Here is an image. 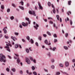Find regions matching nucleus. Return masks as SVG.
Wrapping results in <instances>:
<instances>
[{"label": "nucleus", "instance_id": "nucleus-14", "mask_svg": "<svg viewBox=\"0 0 75 75\" xmlns=\"http://www.w3.org/2000/svg\"><path fill=\"white\" fill-rule=\"evenodd\" d=\"M19 8H21V10H24V7H23V6H19Z\"/></svg>", "mask_w": 75, "mask_h": 75}, {"label": "nucleus", "instance_id": "nucleus-38", "mask_svg": "<svg viewBox=\"0 0 75 75\" xmlns=\"http://www.w3.org/2000/svg\"><path fill=\"white\" fill-rule=\"evenodd\" d=\"M71 1H69L68 2V3L69 5H71Z\"/></svg>", "mask_w": 75, "mask_h": 75}, {"label": "nucleus", "instance_id": "nucleus-36", "mask_svg": "<svg viewBox=\"0 0 75 75\" xmlns=\"http://www.w3.org/2000/svg\"><path fill=\"white\" fill-rule=\"evenodd\" d=\"M10 11V8H8L7 9V13H9Z\"/></svg>", "mask_w": 75, "mask_h": 75}, {"label": "nucleus", "instance_id": "nucleus-64", "mask_svg": "<svg viewBox=\"0 0 75 75\" xmlns=\"http://www.w3.org/2000/svg\"><path fill=\"white\" fill-rule=\"evenodd\" d=\"M44 71L45 72H48V70L47 69H45Z\"/></svg>", "mask_w": 75, "mask_h": 75}, {"label": "nucleus", "instance_id": "nucleus-45", "mask_svg": "<svg viewBox=\"0 0 75 75\" xmlns=\"http://www.w3.org/2000/svg\"><path fill=\"white\" fill-rule=\"evenodd\" d=\"M51 6L52 8H55V7H54V4H52Z\"/></svg>", "mask_w": 75, "mask_h": 75}, {"label": "nucleus", "instance_id": "nucleus-9", "mask_svg": "<svg viewBox=\"0 0 75 75\" xmlns=\"http://www.w3.org/2000/svg\"><path fill=\"white\" fill-rule=\"evenodd\" d=\"M38 5L39 6V9H40V10H43V8L41 5V4L40 3H38Z\"/></svg>", "mask_w": 75, "mask_h": 75}, {"label": "nucleus", "instance_id": "nucleus-51", "mask_svg": "<svg viewBox=\"0 0 75 75\" xmlns=\"http://www.w3.org/2000/svg\"><path fill=\"white\" fill-rule=\"evenodd\" d=\"M19 27L20 28H23V26H22V25H21V24H20L19 25Z\"/></svg>", "mask_w": 75, "mask_h": 75}, {"label": "nucleus", "instance_id": "nucleus-27", "mask_svg": "<svg viewBox=\"0 0 75 75\" xmlns=\"http://www.w3.org/2000/svg\"><path fill=\"white\" fill-rule=\"evenodd\" d=\"M33 74L34 75H37V73L35 71L33 72Z\"/></svg>", "mask_w": 75, "mask_h": 75}, {"label": "nucleus", "instance_id": "nucleus-41", "mask_svg": "<svg viewBox=\"0 0 75 75\" xmlns=\"http://www.w3.org/2000/svg\"><path fill=\"white\" fill-rule=\"evenodd\" d=\"M65 35L66 37H67L68 36V33H66L65 34Z\"/></svg>", "mask_w": 75, "mask_h": 75}, {"label": "nucleus", "instance_id": "nucleus-50", "mask_svg": "<svg viewBox=\"0 0 75 75\" xmlns=\"http://www.w3.org/2000/svg\"><path fill=\"white\" fill-rule=\"evenodd\" d=\"M28 74V75H31L32 74V72H29Z\"/></svg>", "mask_w": 75, "mask_h": 75}, {"label": "nucleus", "instance_id": "nucleus-54", "mask_svg": "<svg viewBox=\"0 0 75 75\" xmlns=\"http://www.w3.org/2000/svg\"><path fill=\"white\" fill-rule=\"evenodd\" d=\"M33 61L34 63H35V64L36 63V60H35V59H34Z\"/></svg>", "mask_w": 75, "mask_h": 75}, {"label": "nucleus", "instance_id": "nucleus-52", "mask_svg": "<svg viewBox=\"0 0 75 75\" xmlns=\"http://www.w3.org/2000/svg\"><path fill=\"white\" fill-rule=\"evenodd\" d=\"M51 61L52 62H54V59H52L51 60Z\"/></svg>", "mask_w": 75, "mask_h": 75}, {"label": "nucleus", "instance_id": "nucleus-47", "mask_svg": "<svg viewBox=\"0 0 75 75\" xmlns=\"http://www.w3.org/2000/svg\"><path fill=\"white\" fill-rule=\"evenodd\" d=\"M49 23H50V24H53V22L52 21H49Z\"/></svg>", "mask_w": 75, "mask_h": 75}, {"label": "nucleus", "instance_id": "nucleus-17", "mask_svg": "<svg viewBox=\"0 0 75 75\" xmlns=\"http://www.w3.org/2000/svg\"><path fill=\"white\" fill-rule=\"evenodd\" d=\"M10 19L11 20H14V17L13 16H12L10 17Z\"/></svg>", "mask_w": 75, "mask_h": 75}, {"label": "nucleus", "instance_id": "nucleus-59", "mask_svg": "<svg viewBox=\"0 0 75 75\" xmlns=\"http://www.w3.org/2000/svg\"><path fill=\"white\" fill-rule=\"evenodd\" d=\"M35 44L37 46V47H38V42H36L35 43Z\"/></svg>", "mask_w": 75, "mask_h": 75}, {"label": "nucleus", "instance_id": "nucleus-18", "mask_svg": "<svg viewBox=\"0 0 75 75\" xmlns=\"http://www.w3.org/2000/svg\"><path fill=\"white\" fill-rule=\"evenodd\" d=\"M4 37L5 38H6V39H8V38H9V37L8 36L6 35H4Z\"/></svg>", "mask_w": 75, "mask_h": 75}, {"label": "nucleus", "instance_id": "nucleus-8", "mask_svg": "<svg viewBox=\"0 0 75 75\" xmlns=\"http://www.w3.org/2000/svg\"><path fill=\"white\" fill-rule=\"evenodd\" d=\"M22 25L24 27H25V26H27L28 25V23H25L24 22H22Z\"/></svg>", "mask_w": 75, "mask_h": 75}, {"label": "nucleus", "instance_id": "nucleus-20", "mask_svg": "<svg viewBox=\"0 0 75 75\" xmlns=\"http://www.w3.org/2000/svg\"><path fill=\"white\" fill-rule=\"evenodd\" d=\"M1 8L2 10H3L4 8V6L3 5H1Z\"/></svg>", "mask_w": 75, "mask_h": 75}, {"label": "nucleus", "instance_id": "nucleus-55", "mask_svg": "<svg viewBox=\"0 0 75 75\" xmlns=\"http://www.w3.org/2000/svg\"><path fill=\"white\" fill-rule=\"evenodd\" d=\"M56 11H57V13H59V11H58V9H56Z\"/></svg>", "mask_w": 75, "mask_h": 75}, {"label": "nucleus", "instance_id": "nucleus-16", "mask_svg": "<svg viewBox=\"0 0 75 75\" xmlns=\"http://www.w3.org/2000/svg\"><path fill=\"white\" fill-rule=\"evenodd\" d=\"M56 18H57V19L58 20V21H59V15H56Z\"/></svg>", "mask_w": 75, "mask_h": 75}, {"label": "nucleus", "instance_id": "nucleus-37", "mask_svg": "<svg viewBox=\"0 0 75 75\" xmlns=\"http://www.w3.org/2000/svg\"><path fill=\"white\" fill-rule=\"evenodd\" d=\"M12 6L13 7H16V5L14 4H12Z\"/></svg>", "mask_w": 75, "mask_h": 75}, {"label": "nucleus", "instance_id": "nucleus-48", "mask_svg": "<svg viewBox=\"0 0 75 75\" xmlns=\"http://www.w3.org/2000/svg\"><path fill=\"white\" fill-rule=\"evenodd\" d=\"M47 55L49 57H51V53H50V52H49V53H48Z\"/></svg>", "mask_w": 75, "mask_h": 75}, {"label": "nucleus", "instance_id": "nucleus-62", "mask_svg": "<svg viewBox=\"0 0 75 75\" xmlns=\"http://www.w3.org/2000/svg\"><path fill=\"white\" fill-rule=\"evenodd\" d=\"M44 21H45V22H47V19H44Z\"/></svg>", "mask_w": 75, "mask_h": 75}, {"label": "nucleus", "instance_id": "nucleus-13", "mask_svg": "<svg viewBox=\"0 0 75 75\" xmlns=\"http://www.w3.org/2000/svg\"><path fill=\"white\" fill-rule=\"evenodd\" d=\"M25 51L26 52H27V53L28 54V53H29L30 52V50H29V49H28V48H26L25 49Z\"/></svg>", "mask_w": 75, "mask_h": 75}, {"label": "nucleus", "instance_id": "nucleus-29", "mask_svg": "<svg viewBox=\"0 0 75 75\" xmlns=\"http://www.w3.org/2000/svg\"><path fill=\"white\" fill-rule=\"evenodd\" d=\"M56 12V11H55V8H53V13L54 14H55Z\"/></svg>", "mask_w": 75, "mask_h": 75}, {"label": "nucleus", "instance_id": "nucleus-58", "mask_svg": "<svg viewBox=\"0 0 75 75\" xmlns=\"http://www.w3.org/2000/svg\"><path fill=\"white\" fill-rule=\"evenodd\" d=\"M23 71H22V70H21L20 71V74H23Z\"/></svg>", "mask_w": 75, "mask_h": 75}, {"label": "nucleus", "instance_id": "nucleus-30", "mask_svg": "<svg viewBox=\"0 0 75 75\" xmlns=\"http://www.w3.org/2000/svg\"><path fill=\"white\" fill-rule=\"evenodd\" d=\"M45 44H46V45H47L48 44V40H45Z\"/></svg>", "mask_w": 75, "mask_h": 75}, {"label": "nucleus", "instance_id": "nucleus-3", "mask_svg": "<svg viewBox=\"0 0 75 75\" xmlns=\"http://www.w3.org/2000/svg\"><path fill=\"white\" fill-rule=\"evenodd\" d=\"M29 13L31 15H33L34 16H36V14L35 13V11H29Z\"/></svg>", "mask_w": 75, "mask_h": 75}, {"label": "nucleus", "instance_id": "nucleus-24", "mask_svg": "<svg viewBox=\"0 0 75 75\" xmlns=\"http://www.w3.org/2000/svg\"><path fill=\"white\" fill-rule=\"evenodd\" d=\"M51 68L52 69H54L55 68V66L54 65H52L51 66Z\"/></svg>", "mask_w": 75, "mask_h": 75}, {"label": "nucleus", "instance_id": "nucleus-28", "mask_svg": "<svg viewBox=\"0 0 75 75\" xmlns=\"http://www.w3.org/2000/svg\"><path fill=\"white\" fill-rule=\"evenodd\" d=\"M31 69H32V70L34 71V70L35 69V67H34V66H32Z\"/></svg>", "mask_w": 75, "mask_h": 75}, {"label": "nucleus", "instance_id": "nucleus-4", "mask_svg": "<svg viewBox=\"0 0 75 75\" xmlns=\"http://www.w3.org/2000/svg\"><path fill=\"white\" fill-rule=\"evenodd\" d=\"M25 61L28 64H31V62L28 58H26Z\"/></svg>", "mask_w": 75, "mask_h": 75}, {"label": "nucleus", "instance_id": "nucleus-35", "mask_svg": "<svg viewBox=\"0 0 75 75\" xmlns=\"http://www.w3.org/2000/svg\"><path fill=\"white\" fill-rule=\"evenodd\" d=\"M53 36L54 38H57V36L56 34H54Z\"/></svg>", "mask_w": 75, "mask_h": 75}, {"label": "nucleus", "instance_id": "nucleus-34", "mask_svg": "<svg viewBox=\"0 0 75 75\" xmlns=\"http://www.w3.org/2000/svg\"><path fill=\"white\" fill-rule=\"evenodd\" d=\"M15 35H18V34H19V33H18L15 32Z\"/></svg>", "mask_w": 75, "mask_h": 75}, {"label": "nucleus", "instance_id": "nucleus-32", "mask_svg": "<svg viewBox=\"0 0 75 75\" xmlns=\"http://www.w3.org/2000/svg\"><path fill=\"white\" fill-rule=\"evenodd\" d=\"M47 4L48 6H49V7H50L51 6V3H50V2H48Z\"/></svg>", "mask_w": 75, "mask_h": 75}, {"label": "nucleus", "instance_id": "nucleus-7", "mask_svg": "<svg viewBox=\"0 0 75 75\" xmlns=\"http://www.w3.org/2000/svg\"><path fill=\"white\" fill-rule=\"evenodd\" d=\"M34 27L36 30H38V27H39V25L37 23H36V25L34 26Z\"/></svg>", "mask_w": 75, "mask_h": 75}, {"label": "nucleus", "instance_id": "nucleus-60", "mask_svg": "<svg viewBox=\"0 0 75 75\" xmlns=\"http://www.w3.org/2000/svg\"><path fill=\"white\" fill-rule=\"evenodd\" d=\"M48 19L49 20H51V19H52V18H51V17H48Z\"/></svg>", "mask_w": 75, "mask_h": 75}, {"label": "nucleus", "instance_id": "nucleus-31", "mask_svg": "<svg viewBox=\"0 0 75 75\" xmlns=\"http://www.w3.org/2000/svg\"><path fill=\"white\" fill-rule=\"evenodd\" d=\"M30 42L32 44H33V43H34V40H33V39H31Z\"/></svg>", "mask_w": 75, "mask_h": 75}, {"label": "nucleus", "instance_id": "nucleus-43", "mask_svg": "<svg viewBox=\"0 0 75 75\" xmlns=\"http://www.w3.org/2000/svg\"><path fill=\"white\" fill-rule=\"evenodd\" d=\"M6 70L7 72H8L10 71V69H9V68H7L6 69Z\"/></svg>", "mask_w": 75, "mask_h": 75}, {"label": "nucleus", "instance_id": "nucleus-12", "mask_svg": "<svg viewBox=\"0 0 75 75\" xmlns=\"http://www.w3.org/2000/svg\"><path fill=\"white\" fill-rule=\"evenodd\" d=\"M11 71L13 72H15V71H16V69L14 68H13L11 69Z\"/></svg>", "mask_w": 75, "mask_h": 75}, {"label": "nucleus", "instance_id": "nucleus-53", "mask_svg": "<svg viewBox=\"0 0 75 75\" xmlns=\"http://www.w3.org/2000/svg\"><path fill=\"white\" fill-rule=\"evenodd\" d=\"M22 40L23 42H25V39H22Z\"/></svg>", "mask_w": 75, "mask_h": 75}, {"label": "nucleus", "instance_id": "nucleus-26", "mask_svg": "<svg viewBox=\"0 0 75 75\" xmlns=\"http://www.w3.org/2000/svg\"><path fill=\"white\" fill-rule=\"evenodd\" d=\"M57 41H58V40L56 39H54V43H56V42H57Z\"/></svg>", "mask_w": 75, "mask_h": 75}, {"label": "nucleus", "instance_id": "nucleus-46", "mask_svg": "<svg viewBox=\"0 0 75 75\" xmlns=\"http://www.w3.org/2000/svg\"><path fill=\"white\" fill-rule=\"evenodd\" d=\"M47 33L48 34V35H50V36H51V33H50V32H47Z\"/></svg>", "mask_w": 75, "mask_h": 75}, {"label": "nucleus", "instance_id": "nucleus-11", "mask_svg": "<svg viewBox=\"0 0 75 75\" xmlns=\"http://www.w3.org/2000/svg\"><path fill=\"white\" fill-rule=\"evenodd\" d=\"M11 38L12 39L13 41H15V40H17V38L16 37H13V36L11 37Z\"/></svg>", "mask_w": 75, "mask_h": 75}, {"label": "nucleus", "instance_id": "nucleus-63", "mask_svg": "<svg viewBox=\"0 0 75 75\" xmlns=\"http://www.w3.org/2000/svg\"><path fill=\"white\" fill-rule=\"evenodd\" d=\"M27 7H29V6H30V4H28V3H27Z\"/></svg>", "mask_w": 75, "mask_h": 75}, {"label": "nucleus", "instance_id": "nucleus-49", "mask_svg": "<svg viewBox=\"0 0 75 75\" xmlns=\"http://www.w3.org/2000/svg\"><path fill=\"white\" fill-rule=\"evenodd\" d=\"M35 10H37V6H35Z\"/></svg>", "mask_w": 75, "mask_h": 75}, {"label": "nucleus", "instance_id": "nucleus-15", "mask_svg": "<svg viewBox=\"0 0 75 75\" xmlns=\"http://www.w3.org/2000/svg\"><path fill=\"white\" fill-rule=\"evenodd\" d=\"M63 48L65 50H67L68 49V47L65 46H63Z\"/></svg>", "mask_w": 75, "mask_h": 75}, {"label": "nucleus", "instance_id": "nucleus-1", "mask_svg": "<svg viewBox=\"0 0 75 75\" xmlns=\"http://www.w3.org/2000/svg\"><path fill=\"white\" fill-rule=\"evenodd\" d=\"M8 44H6V46H5L4 47V48H6L7 51H8L9 52H10L11 51L10 50V47H9V46H10V47H12V45L11 44H10V41H8Z\"/></svg>", "mask_w": 75, "mask_h": 75}, {"label": "nucleus", "instance_id": "nucleus-33", "mask_svg": "<svg viewBox=\"0 0 75 75\" xmlns=\"http://www.w3.org/2000/svg\"><path fill=\"white\" fill-rule=\"evenodd\" d=\"M42 38V36H40L39 37V39L40 41H41Z\"/></svg>", "mask_w": 75, "mask_h": 75}, {"label": "nucleus", "instance_id": "nucleus-44", "mask_svg": "<svg viewBox=\"0 0 75 75\" xmlns=\"http://www.w3.org/2000/svg\"><path fill=\"white\" fill-rule=\"evenodd\" d=\"M69 22H70L71 25H72V20H70Z\"/></svg>", "mask_w": 75, "mask_h": 75}, {"label": "nucleus", "instance_id": "nucleus-2", "mask_svg": "<svg viewBox=\"0 0 75 75\" xmlns=\"http://www.w3.org/2000/svg\"><path fill=\"white\" fill-rule=\"evenodd\" d=\"M0 61L1 62H3L4 61V62H6V60L4 59L6 58V57L4 55H3V54H0Z\"/></svg>", "mask_w": 75, "mask_h": 75}, {"label": "nucleus", "instance_id": "nucleus-42", "mask_svg": "<svg viewBox=\"0 0 75 75\" xmlns=\"http://www.w3.org/2000/svg\"><path fill=\"white\" fill-rule=\"evenodd\" d=\"M25 20H27L28 21H29L30 20L29 19V18H28L27 17L26 18Z\"/></svg>", "mask_w": 75, "mask_h": 75}, {"label": "nucleus", "instance_id": "nucleus-56", "mask_svg": "<svg viewBox=\"0 0 75 75\" xmlns=\"http://www.w3.org/2000/svg\"><path fill=\"white\" fill-rule=\"evenodd\" d=\"M27 39L28 40H30V37L29 36L27 37Z\"/></svg>", "mask_w": 75, "mask_h": 75}, {"label": "nucleus", "instance_id": "nucleus-57", "mask_svg": "<svg viewBox=\"0 0 75 75\" xmlns=\"http://www.w3.org/2000/svg\"><path fill=\"white\" fill-rule=\"evenodd\" d=\"M72 62H75V59H74L72 60Z\"/></svg>", "mask_w": 75, "mask_h": 75}, {"label": "nucleus", "instance_id": "nucleus-6", "mask_svg": "<svg viewBox=\"0 0 75 75\" xmlns=\"http://www.w3.org/2000/svg\"><path fill=\"white\" fill-rule=\"evenodd\" d=\"M15 56H16V57H18V59H17V62L18 63H20V59L18 58V54H15Z\"/></svg>", "mask_w": 75, "mask_h": 75}, {"label": "nucleus", "instance_id": "nucleus-25", "mask_svg": "<svg viewBox=\"0 0 75 75\" xmlns=\"http://www.w3.org/2000/svg\"><path fill=\"white\" fill-rule=\"evenodd\" d=\"M29 59H30V60H31V61H33V57H30Z\"/></svg>", "mask_w": 75, "mask_h": 75}, {"label": "nucleus", "instance_id": "nucleus-61", "mask_svg": "<svg viewBox=\"0 0 75 75\" xmlns=\"http://www.w3.org/2000/svg\"><path fill=\"white\" fill-rule=\"evenodd\" d=\"M69 13H70V14H71V12L70 11H69L67 12L68 15L69 16Z\"/></svg>", "mask_w": 75, "mask_h": 75}, {"label": "nucleus", "instance_id": "nucleus-10", "mask_svg": "<svg viewBox=\"0 0 75 75\" xmlns=\"http://www.w3.org/2000/svg\"><path fill=\"white\" fill-rule=\"evenodd\" d=\"M65 67H68L69 66V62H66L65 63Z\"/></svg>", "mask_w": 75, "mask_h": 75}, {"label": "nucleus", "instance_id": "nucleus-5", "mask_svg": "<svg viewBox=\"0 0 75 75\" xmlns=\"http://www.w3.org/2000/svg\"><path fill=\"white\" fill-rule=\"evenodd\" d=\"M6 29H7V26L4 27L3 29V31H4V34H6V33H7V30H6Z\"/></svg>", "mask_w": 75, "mask_h": 75}, {"label": "nucleus", "instance_id": "nucleus-21", "mask_svg": "<svg viewBox=\"0 0 75 75\" xmlns=\"http://www.w3.org/2000/svg\"><path fill=\"white\" fill-rule=\"evenodd\" d=\"M15 48H17L18 47V45L16 44L15 45Z\"/></svg>", "mask_w": 75, "mask_h": 75}, {"label": "nucleus", "instance_id": "nucleus-39", "mask_svg": "<svg viewBox=\"0 0 75 75\" xmlns=\"http://www.w3.org/2000/svg\"><path fill=\"white\" fill-rule=\"evenodd\" d=\"M43 36L44 37H47V35L45 34H43Z\"/></svg>", "mask_w": 75, "mask_h": 75}, {"label": "nucleus", "instance_id": "nucleus-19", "mask_svg": "<svg viewBox=\"0 0 75 75\" xmlns=\"http://www.w3.org/2000/svg\"><path fill=\"white\" fill-rule=\"evenodd\" d=\"M59 67H64V64L62 63H60L59 64Z\"/></svg>", "mask_w": 75, "mask_h": 75}, {"label": "nucleus", "instance_id": "nucleus-23", "mask_svg": "<svg viewBox=\"0 0 75 75\" xmlns=\"http://www.w3.org/2000/svg\"><path fill=\"white\" fill-rule=\"evenodd\" d=\"M20 4H21L22 6H23L24 5V2H23V1H21L20 2Z\"/></svg>", "mask_w": 75, "mask_h": 75}, {"label": "nucleus", "instance_id": "nucleus-40", "mask_svg": "<svg viewBox=\"0 0 75 75\" xmlns=\"http://www.w3.org/2000/svg\"><path fill=\"white\" fill-rule=\"evenodd\" d=\"M56 74L57 75H60V72H56Z\"/></svg>", "mask_w": 75, "mask_h": 75}, {"label": "nucleus", "instance_id": "nucleus-22", "mask_svg": "<svg viewBox=\"0 0 75 75\" xmlns=\"http://www.w3.org/2000/svg\"><path fill=\"white\" fill-rule=\"evenodd\" d=\"M56 50V47H54L52 49V51H55Z\"/></svg>", "mask_w": 75, "mask_h": 75}]
</instances>
